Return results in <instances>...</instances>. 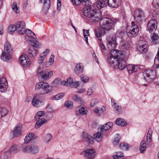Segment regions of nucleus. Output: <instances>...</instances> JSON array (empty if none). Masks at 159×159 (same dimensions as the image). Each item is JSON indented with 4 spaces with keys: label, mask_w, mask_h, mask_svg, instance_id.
Listing matches in <instances>:
<instances>
[{
    "label": "nucleus",
    "mask_w": 159,
    "mask_h": 159,
    "mask_svg": "<svg viewBox=\"0 0 159 159\" xmlns=\"http://www.w3.org/2000/svg\"><path fill=\"white\" fill-rule=\"evenodd\" d=\"M64 106L66 108L70 109L73 107V103L70 101H66L64 104Z\"/></svg>",
    "instance_id": "nucleus-44"
},
{
    "label": "nucleus",
    "mask_w": 159,
    "mask_h": 159,
    "mask_svg": "<svg viewBox=\"0 0 159 159\" xmlns=\"http://www.w3.org/2000/svg\"><path fill=\"white\" fill-rule=\"evenodd\" d=\"M50 50L49 49H47L46 50L42 53L41 54V55L43 56H45V57L49 53Z\"/></svg>",
    "instance_id": "nucleus-62"
},
{
    "label": "nucleus",
    "mask_w": 159,
    "mask_h": 159,
    "mask_svg": "<svg viewBox=\"0 0 159 159\" xmlns=\"http://www.w3.org/2000/svg\"><path fill=\"white\" fill-rule=\"evenodd\" d=\"M61 83V80L59 78L55 79L53 82L54 84L57 85H59Z\"/></svg>",
    "instance_id": "nucleus-55"
},
{
    "label": "nucleus",
    "mask_w": 159,
    "mask_h": 159,
    "mask_svg": "<svg viewBox=\"0 0 159 159\" xmlns=\"http://www.w3.org/2000/svg\"><path fill=\"white\" fill-rule=\"evenodd\" d=\"M140 43L142 44H140L137 47L138 50L141 53H145L147 51V45L146 44V42L145 41H140L139 42Z\"/></svg>",
    "instance_id": "nucleus-15"
},
{
    "label": "nucleus",
    "mask_w": 159,
    "mask_h": 159,
    "mask_svg": "<svg viewBox=\"0 0 159 159\" xmlns=\"http://www.w3.org/2000/svg\"><path fill=\"white\" fill-rule=\"evenodd\" d=\"M99 102L98 99L96 98H94L92 99L90 103V107H93Z\"/></svg>",
    "instance_id": "nucleus-42"
},
{
    "label": "nucleus",
    "mask_w": 159,
    "mask_h": 159,
    "mask_svg": "<svg viewBox=\"0 0 159 159\" xmlns=\"http://www.w3.org/2000/svg\"><path fill=\"white\" fill-rule=\"evenodd\" d=\"M16 31L20 34H23L25 31V24L23 21L17 22L16 25Z\"/></svg>",
    "instance_id": "nucleus-11"
},
{
    "label": "nucleus",
    "mask_w": 159,
    "mask_h": 159,
    "mask_svg": "<svg viewBox=\"0 0 159 159\" xmlns=\"http://www.w3.org/2000/svg\"><path fill=\"white\" fill-rule=\"evenodd\" d=\"M100 47L103 54H105L106 53L105 51L106 49V48L104 45L102 43H100Z\"/></svg>",
    "instance_id": "nucleus-52"
},
{
    "label": "nucleus",
    "mask_w": 159,
    "mask_h": 159,
    "mask_svg": "<svg viewBox=\"0 0 159 159\" xmlns=\"http://www.w3.org/2000/svg\"><path fill=\"white\" fill-rule=\"evenodd\" d=\"M52 71H48L47 70H43L40 72V76L44 80L49 79L53 75Z\"/></svg>",
    "instance_id": "nucleus-16"
},
{
    "label": "nucleus",
    "mask_w": 159,
    "mask_h": 159,
    "mask_svg": "<svg viewBox=\"0 0 159 159\" xmlns=\"http://www.w3.org/2000/svg\"><path fill=\"white\" fill-rule=\"evenodd\" d=\"M83 67L80 66V64H77L74 70L77 74H79L81 73L83 70Z\"/></svg>",
    "instance_id": "nucleus-29"
},
{
    "label": "nucleus",
    "mask_w": 159,
    "mask_h": 159,
    "mask_svg": "<svg viewBox=\"0 0 159 159\" xmlns=\"http://www.w3.org/2000/svg\"><path fill=\"white\" fill-rule=\"evenodd\" d=\"M34 134L33 133L29 134L27 135L24 139L25 143H28L32 139L34 138Z\"/></svg>",
    "instance_id": "nucleus-32"
},
{
    "label": "nucleus",
    "mask_w": 159,
    "mask_h": 159,
    "mask_svg": "<svg viewBox=\"0 0 159 159\" xmlns=\"http://www.w3.org/2000/svg\"><path fill=\"white\" fill-rule=\"evenodd\" d=\"M120 139V138L119 136L118 135H117L114 139V140L113 141V144L115 145L117 144L119 142Z\"/></svg>",
    "instance_id": "nucleus-54"
},
{
    "label": "nucleus",
    "mask_w": 159,
    "mask_h": 159,
    "mask_svg": "<svg viewBox=\"0 0 159 159\" xmlns=\"http://www.w3.org/2000/svg\"><path fill=\"white\" fill-rule=\"evenodd\" d=\"M80 78L82 81L84 83L88 82L89 81V78L88 77H85L84 75H81L80 76Z\"/></svg>",
    "instance_id": "nucleus-49"
},
{
    "label": "nucleus",
    "mask_w": 159,
    "mask_h": 159,
    "mask_svg": "<svg viewBox=\"0 0 159 159\" xmlns=\"http://www.w3.org/2000/svg\"><path fill=\"white\" fill-rule=\"evenodd\" d=\"M96 35L97 37L98 38V40L101 41L102 40V38L101 37V34L100 32L98 31L96 32Z\"/></svg>",
    "instance_id": "nucleus-60"
},
{
    "label": "nucleus",
    "mask_w": 159,
    "mask_h": 159,
    "mask_svg": "<svg viewBox=\"0 0 159 159\" xmlns=\"http://www.w3.org/2000/svg\"><path fill=\"white\" fill-rule=\"evenodd\" d=\"M116 123L117 125L121 126H125L127 125V122L121 118H117L116 121Z\"/></svg>",
    "instance_id": "nucleus-25"
},
{
    "label": "nucleus",
    "mask_w": 159,
    "mask_h": 159,
    "mask_svg": "<svg viewBox=\"0 0 159 159\" xmlns=\"http://www.w3.org/2000/svg\"><path fill=\"white\" fill-rule=\"evenodd\" d=\"M134 17L136 23L135 22L132 21L130 31L127 32V35L129 38L135 37L138 34L139 31V26L144 17L143 12L141 9H138L134 11Z\"/></svg>",
    "instance_id": "nucleus-1"
},
{
    "label": "nucleus",
    "mask_w": 159,
    "mask_h": 159,
    "mask_svg": "<svg viewBox=\"0 0 159 159\" xmlns=\"http://www.w3.org/2000/svg\"><path fill=\"white\" fill-rule=\"evenodd\" d=\"M64 95V93H60L55 96H52V99L54 100H58L62 98Z\"/></svg>",
    "instance_id": "nucleus-33"
},
{
    "label": "nucleus",
    "mask_w": 159,
    "mask_h": 159,
    "mask_svg": "<svg viewBox=\"0 0 159 159\" xmlns=\"http://www.w3.org/2000/svg\"><path fill=\"white\" fill-rule=\"evenodd\" d=\"M147 148V145L145 141L142 140L140 143V151L142 153H144Z\"/></svg>",
    "instance_id": "nucleus-26"
},
{
    "label": "nucleus",
    "mask_w": 159,
    "mask_h": 159,
    "mask_svg": "<svg viewBox=\"0 0 159 159\" xmlns=\"http://www.w3.org/2000/svg\"><path fill=\"white\" fill-rule=\"evenodd\" d=\"M79 85V82H74L73 81L71 83L70 86H71L72 87L76 88Z\"/></svg>",
    "instance_id": "nucleus-56"
},
{
    "label": "nucleus",
    "mask_w": 159,
    "mask_h": 159,
    "mask_svg": "<svg viewBox=\"0 0 159 159\" xmlns=\"http://www.w3.org/2000/svg\"><path fill=\"white\" fill-rule=\"evenodd\" d=\"M95 90L94 89H92L91 88L89 89L87 92V94L89 95H91L92 93L95 91Z\"/></svg>",
    "instance_id": "nucleus-58"
},
{
    "label": "nucleus",
    "mask_w": 159,
    "mask_h": 159,
    "mask_svg": "<svg viewBox=\"0 0 159 159\" xmlns=\"http://www.w3.org/2000/svg\"><path fill=\"white\" fill-rule=\"evenodd\" d=\"M94 139L97 142H99L101 141L102 138V134L100 132H98L93 135Z\"/></svg>",
    "instance_id": "nucleus-34"
},
{
    "label": "nucleus",
    "mask_w": 159,
    "mask_h": 159,
    "mask_svg": "<svg viewBox=\"0 0 159 159\" xmlns=\"http://www.w3.org/2000/svg\"><path fill=\"white\" fill-rule=\"evenodd\" d=\"M152 5L154 7L158 8L159 7V0H153Z\"/></svg>",
    "instance_id": "nucleus-50"
},
{
    "label": "nucleus",
    "mask_w": 159,
    "mask_h": 159,
    "mask_svg": "<svg viewBox=\"0 0 159 159\" xmlns=\"http://www.w3.org/2000/svg\"><path fill=\"white\" fill-rule=\"evenodd\" d=\"M26 33H29L30 34V37H31L32 39L30 40V44L34 47L39 48L41 47V45L40 43L35 39L36 37L35 34L32 32L30 30L27 29L26 31Z\"/></svg>",
    "instance_id": "nucleus-9"
},
{
    "label": "nucleus",
    "mask_w": 159,
    "mask_h": 159,
    "mask_svg": "<svg viewBox=\"0 0 159 159\" xmlns=\"http://www.w3.org/2000/svg\"><path fill=\"white\" fill-rule=\"evenodd\" d=\"M19 60L21 65L23 66L27 67L29 66L30 65L29 58L25 55L21 56L20 57Z\"/></svg>",
    "instance_id": "nucleus-14"
},
{
    "label": "nucleus",
    "mask_w": 159,
    "mask_h": 159,
    "mask_svg": "<svg viewBox=\"0 0 159 159\" xmlns=\"http://www.w3.org/2000/svg\"><path fill=\"white\" fill-rule=\"evenodd\" d=\"M52 138V135L50 134H47L44 138L45 141L48 143L49 142L51 139Z\"/></svg>",
    "instance_id": "nucleus-48"
},
{
    "label": "nucleus",
    "mask_w": 159,
    "mask_h": 159,
    "mask_svg": "<svg viewBox=\"0 0 159 159\" xmlns=\"http://www.w3.org/2000/svg\"><path fill=\"white\" fill-rule=\"evenodd\" d=\"M22 151L25 153L35 155H37L39 153V149L38 146L33 145L24 147L22 149Z\"/></svg>",
    "instance_id": "nucleus-7"
},
{
    "label": "nucleus",
    "mask_w": 159,
    "mask_h": 159,
    "mask_svg": "<svg viewBox=\"0 0 159 159\" xmlns=\"http://www.w3.org/2000/svg\"><path fill=\"white\" fill-rule=\"evenodd\" d=\"M73 99L75 101H78L80 100V98L77 95H74L73 96Z\"/></svg>",
    "instance_id": "nucleus-64"
},
{
    "label": "nucleus",
    "mask_w": 159,
    "mask_h": 159,
    "mask_svg": "<svg viewBox=\"0 0 159 159\" xmlns=\"http://www.w3.org/2000/svg\"><path fill=\"white\" fill-rule=\"evenodd\" d=\"M122 46L124 49H128L130 47V45L127 42H125L122 43Z\"/></svg>",
    "instance_id": "nucleus-53"
},
{
    "label": "nucleus",
    "mask_w": 159,
    "mask_h": 159,
    "mask_svg": "<svg viewBox=\"0 0 159 159\" xmlns=\"http://www.w3.org/2000/svg\"><path fill=\"white\" fill-rule=\"evenodd\" d=\"M86 109L85 108L82 107L79 109V112L82 115H86L87 114L86 111Z\"/></svg>",
    "instance_id": "nucleus-51"
},
{
    "label": "nucleus",
    "mask_w": 159,
    "mask_h": 159,
    "mask_svg": "<svg viewBox=\"0 0 159 159\" xmlns=\"http://www.w3.org/2000/svg\"><path fill=\"white\" fill-rule=\"evenodd\" d=\"M111 102L113 103V106L114 107V109L116 111V113L118 114H121L122 111L121 106L116 105L115 102H112L111 101Z\"/></svg>",
    "instance_id": "nucleus-23"
},
{
    "label": "nucleus",
    "mask_w": 159,
    "mask_h": 159,
    "mask_svg": "<svg viewBox=\"0 0 159 159\" xmlns=\"http://www.w3.org/2000/svg\"><path fill=\"white\" fill-rule=\"evenodd\" d=\"M83 13L86 19L92 23L98 21L100 17V14L96 12L95 7L93 5L84 8Z\"/></svg>",
    "instance_id": "nucleus-3"
},
{
    "label": "nucleus",
    "mask_w": 159,
    "mask_h": 159,
    "mask_svg": "<svg viewBox=\"0 0 159 159\" xmlns=\"http://www.w3.org/2000/svg\"><path fill=\"white\" fill-rule=\"evenodd\" d=\"M118 20L117 18L111 19L108 17H102L100 19V25L102 28L107 31L114 29L115 25Z\"/></svg>",
    "instance_id": "nucleus-4"
},
{
    "label": "nucleus",
    "mask_w": 159,
    "mask_h": 159,
    "mask_svg": "<svg viewBox=\"0 0 159 159\" xmlns=\"http://www.w3.org/2000/svg\"><path fill=\"white\" fill-rule=\"evenodd\" d=\"M8 110L5 108L0 107V118L5 116L8 112Z\"/></svg>",
    "instance_id": "nucleus-35"
},
{
    "label": "nucleus",
    "mask_w": 159,
    "mask_h": 159,
    "mask_svg": "<svg viewBox=\"0 0 159 159\" xmlns=\"http://www.w3.org/2000/svg\"><path fill=\"white\" fill-rule=\"evenodd\" d=\"M121 0H109L108 6L113 8H116L120 4Z\"/></svg>",
    "instance_id": "nucleus-19"
},
{
    "label": "nucleus",
    "mask_w": 159,
    "mask_h": 159,
    "mask_svg": "<svg viewBox=\"0 0 159 159\" xmlns=\"http://www.w3.org/2000/svg\"><path fill=\"white\" fill-rule=\"evenodd\" d=\"M156 75L155 70L148 69L143 73L144 80L148 82H150L155 78Z\"/></svg>",
    "instance_id": "nucleus-8"
},
{
    "label": "nucleus",
    "mask_w": 159,
    "mask_h": 159,
    "mask_svg": "<svg viewBox=\"0 0 159 159\" xmlns=\"http://www.w3.org/2000/svg\"><path fill=\"white\" fill-rule=\"evenodd\" d=\"M45 114V112L43 111H39L36 115L34 119L35 120L37 121V120H40V118L41 117H42L43 116H44Z\"/></svg>",
    "instance_id": "nucleus-30"
},
{
    "label": "nucleus",
    "mask_w": 159,
    "mask_h": 159,
    "mask_svg": "<svg viewBox=\"0 0 159 159\" xmlns=\"http://www.w3.org/2000/svg\"><path fill=\"white\" fill-rule=\"evenodd\" d=\"M72 82V78L71 77H69L67 80V83L68 84V86L70 85L71 83Z\"/></svg>",
    "instance_id": "nucleus-63"
},
{
    "label": "nucleus",
    "mask_w": 159,
    "mask_h": 159,
    "mask_svg": "<svg viewBox=\"0 0 159 159\" xmlns=\"http://www.w3.org/2000/svg\"><path fill=\"white\" fill-rule=\"evenodd\" d=\"M151 38L153 43L155 44L159 43V37L157 34L153 33Z\"/></svg>",
    "instance_id": "nucleus-31"
},
{
    "label": "nucleus",
    "mask_w": 159,
    "mask_h": 159,
    "mask_svg": "<svg viewBox=\"0 0 159 159\" xmlns=\"http://www.w3.org/2000/svg\"><path fill=\"white\" fill-rule=\"evenodd\" d=\"M47 121L44 118H41L39 120H37L35 125V128L38 129L42 125L46 123Z\"/></svg>",
    "instance_id": "nucleus-27"
},
{
    "label": "nucleus",
    "mask_w": 159,
    "mask_h": 159,
    "mask_svg": "<svg viewBox=\"0 0 159 159\" xmlns=\"http://www.w3.org/2000/svg\"><path fill=\"white\" fill-rule=\"evenodd\" d=\"M148 27L150 33H153L155 31L157 28V23L155 19H151L148 24Z\"/></svg>",
    "instance_id": "nucleus-10"
},
{
    "label": "nucleus",
    "mask_w": 159,
    "mask_h": 159,
    "mask_svg": "<svg viewBox=\"0 0 159 159\" xmlns=\"http://www.w3.org/2000/svg\"><path fill=\"white\" fill-rule=\"evenodd\" d=\"M109 0H98L96 3L97 7L99 9L108 6Z\"/></svg>",
    "instance_id": "nucleus-17"
},
{
    "label": "nucleus",
    "mask_w": 159,
    "mask_h": 159,
    "mask_svg": "<svg viewBox=\"0 0 159 159\" xmlns=\"http://www.w3.org/2000/svg\"><path fill=\"white\" fill-rule=\"evenodd\" d=\"M52 87L49 84L45 82H41L36 84L35 90L39 93L43 94L51 93Z\"/></svg>",
    "instance_id": "nucleus-5"
},
{
    "label": "nucleus",
    "mask_w": 159,
    "mask_h": 159,
    "mask_svg": "<svg viewBox=\"0 0 159 159\" xmlns=\"http://www.w3.org/2000/svg\"><path fill=\"white\" fill-rule=\"evenodd\" d=\"M107 46L109 49L111 50L110 57L108 61L110 64H116L120 57H122L123 55L121 51L117 50L114 48L116 45V39L115 37L109 38L107 39Z\"/></svg>",
    "instance_id": "nucleus-2"
},
{
    "label": "nucleus",
    "mask_w": 159,
    "mask_h": 159,
    "mask_svg": "<svg viewBox=\"0 0 159 159\" xmlns=\"http://www.w3.org/2000/svg\"><path fill=\"white\" fill-rule=\"evenodd\" d=\"M40 1L43 4V11L45 12L48 11L50 6V0H40Z\"/></svg>",
    "instance_id": "nucleus-21"
},
{
    "label": "nucleus",
    "mask_w": 159,
    "mask_h": 159,
    "mask_svg": "<svg viewBox=\"0 0 159 159\" xmlns=\"http://www.w3.org/2000/svg\"><path fill=\"white\" fill-rule=\"evenodd\" d=\"M39 99H35L33 98V99L32 101V103L34 107H38L39 106Z\"/></svg>",
    "instance_id": "nucleus-45"
},
{
    "label": "nucleus",
    "mask_w": 159,
    "mask_h": 159,
    "mask_svg": "<svg viewBox=\"0 0 159 159\" xmlns=\"http://www.w3.org/2000/svg\"><path fill=\"white\" fill-rule=\"evenodd\" d=\"M21 125L18 124L16 126L14 130L12 131L13 135L14 137H18L21 134Z\"/></svg>",
    "instance_id": "nucleus-20"
},
{
    "label": "nucleus",
    "mask_w": 159,
    "mask_h": 159,
    "mask_svg": "<svg viewBox=\"0 0 159 159\" xmlns=\"http://www.w3.org/2000/svg\"><path fill=\"white\" fill-rule=\"evenodd\" d=\"M84 155L87 158L93 159L95 157V151L93 149L84 151Z\"/></svg>",
    "instance_id": "nucleus-13"
},
{
    "label": "nucleus",
    "mask_w": 159,
    "mask_h": 159,
    "mask_svg": "<svg viewBox=\"0 0 159 159\" xmlns=\"http://www.w3.org/2000/svg\"><path fill=\"white\" fill-rule=\"evenodd\" d=\"M16 30V25H12L9 27L8 31L11 34H12Z\"/></svg>",
    "instance_id": "nucleus-40"
},
{
    "label": "nucleus",
    "mask_w": 159,
    "mask_h": 159,
    "mask_svg": "<svg viewBox=\"0 0 159 159\" xmlns=\"http://www.w3.org/2000/svg\"><path fill=\"white\" fill-rule=\"evenodd\" d=\"M38 51L35 49L33 47L30 48L28 51V53L29 56L30 57H33L36 56L37 53Z\"/></svg>",
    "instance_id": "nucleus-24"
},
{
    "label": "nucleus",
    "mask_w": 159,
    "mask_h": 159,
    "mask_svg": "<svg viewBox=\"0 0 159 159\" xmlns=\"http://www.w3.org/2000/svg\"><path fill=\"white\" fill-rule=\"evenodd\" d=\"M152 140V135H147V144L149 147H151L152 145L151 141Z\"/></svg>",
    "instance_id": "nucleus-41"
},
{
    "label": "nucleus",
    "mask_w": 159,
    "mask_h": 159,
    "mask_svg": "<svg viewBox=\"0 0 159 159\" xmlns=\"http://www.w3.org/2000/svg\"><path fill=\"white\" fill-rule=\"evenodd\" d=\"M113 125V124L111 122H108L103 126H102L100 130L102 132H106L110 129Z\"/></svg>",
    "instance_id": "nucleus-22"
},
{
    "label": "nucleus",
    "mask_w": 159,
    "mask_h": 159,
    "mask_svg": "<svg viewBox=\"0 0 159 159\" xmlns=\"http://www.w3.org/2000/svg\"><path fill=\"white\" fill-rule=\"evenodd\" d=\"M81 0H71L73 3L75 5H78L81 3Z\"/></svg>",
    "instance_id": "nucleus-59"
},
{
    "label": "nucleus",
    "mask_w": 159,
    "mask_h": 159,
    "mask_svg": "<svg viewBox=\"0 0 159 159\" xmlns=\"http://www.w3.org/2000/svg\"><path fill=\"white\" fill-rule=\"evenodd\" d=\"M83 31L84 35V37L85 39V41L87 43H88V39L87 36L89 35V30H85L84 29H83Z\"/></svg>",
    "instance_id": "nucleus-47"
},
{
    "label": "nucleus",
    "mask_w": 159,
    "mask_h": 159,
    "mask_svg": "<svg viewBox=\"0 0 159 159\" xmlns=\"http://www.w3.org/2000/svg\"><path fill=\"white\" fill-rule=\"evenodd\" d=\"M11 8L16 13H18L19 12V8L17 7L16 3H14L12 5Z\"/></svg>",
    "instance_id": "nucleus-43"
},
{
    "label": "nucleus",
    "mask_w": 159,
    "mask_h": 159,
    "mask_svg": "<svg viewBox=\"0 0 159 159\" xmlns=\"http://www.w3.org/2000/svg\"><path fill=\"white\" fill-rule=\"evenodd\" d=\"M127 68L128 71L130 74H132L134 72H135L137 71L135 66L133 65H129L127 66Z\"/></svg>",
    "instance_id": "nucleus-28"
},
{
    "label": "nucleus",
    "mask_w": 159,
    "mask_h": 159,
    "mask_svg": "<svg viewBox=\"0 0 159 159\" xmlns=\"http://www.w3.org/2000/svg\"><path fill=\"white\" fill-rule=\"evenodd\" d=\"M6 83H7V82L6 79L5 78L2 77L0 79V84L2 83L5 84Z\"/></svg>",
    "instance_id": "nucleus-61"
},
{
    "label": "nucleus",
    "mask_w": 159,
    "mask_h": 159,
    "mask_svg": "<svg viewBox=\"0 0 159 159\" xmlns=\"http://www.w3.org/2000/svg\"><path fill=\"white\" fill-rule=\"evenodd\" d=\"M83 138L84 141L89 144H92L94 142V138L86 132L83 133Z\"/></svg>",
    "instance_id": "nucleus-12"
},
{
    "label": "nucleus",
    "mask_w": 159,
    "mask_h": 159,
    "mask_svg": "<svg viewBox=\"0 0 159 159\" xmlns=\"http://www.w3.org/2000/svg\"><path fill=\"white\" fill-rule=\"evenodd\" d=\"M120 57L119 58L118 60L116 62L115 65H116L117 67L120 70H123L126 66V63L125 61Z\"/></svg>",
    "instance_id": "nucleus-18"
},
{
    "label": "nucleus",
    "mask_w": 159,
    "mask_h": 159,
    "mask_svg": "<svg viewBox=\"0 0 159 159\" xmlns=\"http://www.w3.org/2000/svg\"><path fill=\"white\" fill-rule=\"evenodd\" d=\"M17 146L16 145H14L12 146L10 148L9 151L6 153V155L7 156L8 154H9L10 152H16L17 151Z\"/></svg>",
    "instance_id": "nucleus-38"
},
{
    "label": "nucleus",
    "mask_w": 159,
    "mask_h": 159,
    "mask_svg": "<svg viewBox=\"0 0 159 159\" xmlns=\"http://www.w3.org/2000/svg\"><path fill=\"white\" fill-rule=\"evenodd\" d=\"M116 154L114 155L113 157L114 159H123L124 157L123 154L121 152H116Z\"/></svg>",
    "instance_id": "nucleus-37"
},
{
    "label": "nucleus",
    "mask_w": 159,
    "mask_h": 159,
    "mask_svg": "<svg viewBox=\"0 0 159 159\" xmlns=\"http://www.w3.org/2000/svg\"><path fill=\"white\" fill-rule=\"evenodd\" d=\"M13 52V48L11 45L7 41L4 44V51L2 52L1 56L2 59L4 61H8L11 58V54Z\"/></svg>",
    "instance_id": "nucleus-6"
},
{
    "label": "nucleus",
    "mask_w": 159,
    "mask_h": 159,
    "mask_svg": "<svg viewBox=\"0 0 159 159\" xmlns=\"http://www.w3.org/2000/svg\"><path fill=\"white\" fill-rule=\"evenodd\" d=\"M119 148L123 150H127L129 148V145L125 143H121L120 144Z\"/></svg>",
    "instance_id": "nucleus-39"
},
{
    "label": "nucleus",
    "mask_w": 159,
    "mask_h": 159,
    "mask_svg": "<svg viewBox=\"0 0 159 159\" xmlns=\"http://www.w3.org/2000/svg\"><path fill=\"white\" fill-rule=\"evenodd\" d=\"M45 56H43L41 55L40 57L38 60V62L39 64H41L43 62V61L45 58Z\"/></svg>",
    "instance_id": "nucleus-57"
},
{
    "label": "nucleus",
    "mask_w": 159,
    "mask_h": 159,
    "mask_svg": "<svg viewBox=\"0 0 159 159\" xmlns=\"http://www.w3.org/2000/svg\"><path fill=\"white\" fill-rule=\"evenodd\" d=\"M8 87L7 83L0 84V91L2 93H4L6 91Z\"/></svg>",
    "instance_id": "nucleus-36"
},
{
    "label": "nucleus",
    "mask_w": 159,
    "mask_h": 159,
    "mask_svg": "<svg viewBox=\"0 0 159 159\" xmlns=\"http://www.w3.org/2000/svg\"><path fill=\"white\" fill-rule=\"evenodd\" d=\"M80 2L84 6L89 5L91 4L90 0H81Z\"/></svg>",
    "instance_id": "nucleus-46"
}]
</instances>
